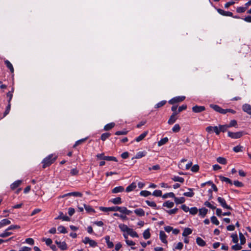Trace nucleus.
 Instances as JSON below:
<instances>
[{
    "instance_id": "1",
    "label": "nucleus",
    "mask_w": 251,
    "mask_h": 251,
    "mask_svg": "<svg viewBox=\"0 0 251 251\" xmlns=\"http://www.w3.org/2000/svg\"><path fill=\"white\" fill-rule=\"evenodd\" d=\"M57 156L52 154H50L42 161L43 168L49 166L56 160Z\"/></svg>"
},
{
    "instance_id": "2",
    "label": "nucleus",
    "mask_w": 251,
    "mask_h": 251,
    "mask_svg": "<svg viewBox=\"0 0 251 251\" xmlns=\"http://www.w3.org/2000/svg\"><path fill=\"white\" fill-rule=\"evenodd\" d=\"M122 207L118 206H112L109 207H100V209L103 212L108 211H119L121 213Z\"/></svg>"
},
{
    "instance_id": "3",
    "label": "nucleus",
    "mask_w": 251,
    "mask_h": 251,
    "mask_svg": "<svg viewBox=\"0 0 251 251\" xmlns=\"http://www.w3.org/2000/svg\"><path fill=\"white\" fill-rule=\"evenodd\" d=\"M217 201L223 208L229 210L232 209V208L226 204V200L223 198L219 197L217 198Z\"/></svg>"
},
{
    "instance_id": "4",
    "label": "nucleus",
    "mask_w": 251,
    "mask_h": 251,
    "mask_svg": "<svg viewBox=\"0 0 251 251\" xmlns=\"http://www.w3.org/2000/svg\"><path fill=\"white\" fill-rule=\"evenodd\" d=\"M243 131H238L236 132H232L228 131L227 133L228 136L233 139H238L243 135Z\"/></svg>"
},
{
    "instance_id": "5",
    "label": "nucleus",
    "mask_w": 251,
    "mask_h": 251,
    "mask_svg": "<svg viewBox=\"0 0 251 251\" xmlns=\"http://www.w3.org/2000/svg\"><path fill=\"white\" fill-rule=\"evenodd\" d=\"M82 242L85 244H89L90 246L91 247H95L97 246V243L91 239H90L88 237H85L83 240Z\"/></svg>"
},
{
    "instance_id": "6",
    "label": "nucleus",
    "mask_w": 251,
    "mask_h": 251,
    "mask_svg": "<svg viewBox=\"0 0 251 251\" xmlns=\"http://www.w3.org/2000/svg\"><path fill=\"white\" fill-rule=\"evenodd\" d=\"M185 99V96H178L173 98L169 101V103L171 104H174L176 103L182 101Z\"/></svg>"
},
{
    "instance_id": "7",
    "label": "nucleus",
    "mask_w": 251,
    "mask_h": 251,
    "mask_svg": "<svg viewBox=\"0 0 251 251\" xmlns=\"http://www.w3.org/2000/svg\"><path fill=\"white\" fill-rule=\"evenodd\" d=\"M210 107L216 112L223 114H226L225 109H223L218 105L210 104Z\"/></svg>"
},
{
    "instance_id": "8",
    "label": "nucleus",
    "mask_w": 251,
    "mask_h": 251,
    "mask_svg": "<svg viewBox=\"0 0 251 251\" xmlns=\"http://www.w3.org/2000/svg\"><path fill=\"white\" fill-rule=\"evenodd\" d=\"M177 114V112H173V113L170 116V117L168 121V123L169 125H172L176 122V120L177 119V118L176 117Z\"/></svg>"
},
{
    "instance_id": "9",
    "label": "nucleus",
    "mask_w": 251,
    "mask_h": 251,
    "mask_svg": "<svg viewBox=\"0 0 251 251\" xmlns=\"http://www.w3.org/2000/svg\"><path fill=\"white\" fill-rule=\"evenodd\" d=\"M205 109L204 106L195 105L192 107V111L195 113H200L204 111Z\"/></svg>"
},
{
    "instance_id": "10",
    "label": "nucleus",
    "mask_w": 251,
    "mask_h": 251,
    "mask_svg": "<svg viewBox=\"0 0 251 251\" xmlns=\"http://www.w3.org/2000/svg\"><path fill=\"white\" fill-rule=\"evenodd\" d=\"M218 12L223 15V16H229V17H233V14L232 12H229V11H224V10L223 9H217Z\"/></svg>"
},
{
    "instance_id": "11",
    "label": "nucleus",
    "mask_w": 251,
    "mask_h": 251,
    "mask_svg": "<svg viewBox=\"0 0 251 251\" xmlns=\"http://www.w3.org/2000/svg\"><path fill=\"white\" fill-rule=\"evenodd\" d=\"M55 243L57 245L58 248L61 250L64 251L67 249V246L65 242L55 241Z\"/></svg>"
},
{
    "instance_id": "12",
    "label": "nucleus",
    "mask_w": 251,
    "mask_h": 251,
    "mask_svg": "<svg viewBox=\"0 0 251 251\" xmlns=\"http://www.w3.org/2000/svg\"><path fill=\"white\" fill-rule=\"evenodd\" d=\"M159 238L162 242L165 244L167 243V240H166L167 236L163 231H160L159 232Z\"/></svg>"
},
{
    "instance_id": "13",
    "label": "nucleus",
    "mask_w": 251,
    "mask_h": 251,
    "mask_svg": "<svg viewBox=\"0 0 251 251\" xmlns=\"http://www.w3.org/2000/svg\"><path fill=\"white\" fill-rule=\"evenodd\" d=\"M55 219H61L64 221H69L70 220V218L66 215H64L62 212H59L58 216Z\"/></svg>"
},
{
    "instance_id": "14",
    "label": "nucleus",
    "mask_w": 251,
    "mask_h": 251,
    "mask_svg": "<svg viewBox=\"0 0 251 251\" xmlns=\"http://www.w3.org/2000/svg\"><path fill=\"white\" fill-rule=\"evenodd\" d=\"M243 110L247 113L248 114L251 115V105L249 104H245L242 107Z\"/></svg>"
},
{
    "instance_id": "15",
    "label": "nucleus",
    "mask_w": 251,
    "mask_h": 251,
    "mask_svg": "<svg viewBox=\"0 0 251 251\" xmlns=\"http://www.w3.org/2000/svg\"><path fill=\"white\" fill-rule=\"evenodd\" d=\"M148 134V131H146L144 132L143 133H142L141 135H140L139 136H138L137 138L135 139V141H136L137 142H139L140 141L143 140L145 137Z\"/></svg>"
},
{
    "instance_id": "16",
    "label": "nucleus",
    "mask_w": 251,
    "mask_h": 251,
    "mask_svg": "<svg viewBox=\"0 0 251 251\" xmlns=\"http://www.w3.org/2000/svg\"><path fill=\"white\" fill-rule=\"evenodd\" d=\"M119 227L122 232H126L127 233L130 229L126 225L124 224H119Z\"/></svg>"
},
{
    "instance_id": "17",
    "label": "nucleus",
    "mask_w": 251,
    "mask_h": 251,
    "mask_svg": "<svg viewBox=\"0 0 251 251\" xmlns=\"http://www.w3.org/2000/svg\"><path fill=\"white\" fill-rule=\"evenodd\" d=\"M11 224V221L7 219H4L0 222V228Z\"/></svg>"
},
{
    "instance_id": "18",
    "label": "nucleus",
    "mask_w": 251,
    "mask_h": 251,
    "mask_svg": "<svg viewBox=\"0 0 251 251\" xmlns=\"http://www.w3.org/2000/svg\"><path fill=\"white\" fill-rule=\"evenodd\" d=\"M22 183V181L20 180H18L14 182L10 185V188L12 190H14L18 187H19Z\"/></svg>"
},
{
    "instance_id": "19",
    "label": "nucleus",
    "mask_w": 251,
    "mask_h": 251,
    "mask_svg": "<svg viewBox=\"0 0 251 251\" xmlns=\"http://www.w3.org/2000/svg\"><path fill=\"white\" fill-rule=\"evenodd\" d=\"M134 212L138 216H144L145 215V211L142 208H138L134 210Z\"/></svg>"
},
{
    "instance_id": "20",
    "label": "nucleus",
    "mask_w": 251,
    "mask_h": 251,
    "mask_svg": "<svg viewBox=\"0 0 251 251\" xmlns=\"http://www.w3.org/2000/svg\"><path fill=\"white\" fill-rule=\"evenodd\" d=\"M208 210L205 208H201L199 209V215L201 216V217L203 218L205 217V216L206 215L207 213Z\"/></svg>"
},
{
    "instance_id": "21",
    "label": "nucleus",
    "mask_w": 251,
    "mask_h": 251,
    "mask_svg": "<svg viewBox=\"0 0 251 251\" xmlns=\"http://www.w3.org/2000/svg\"><path fill=\"white\" fill-rule=\"evenodd\" d=\"M124 188L123 186H118L113 188L112 190V192L114 194L120 193L123 192Z\"/></svg>"
},
{
    "instance_id": "22",
    "label": "nucleus",
    "mask_w": 251,
    "mask_h": 251,
    "mask_svg": "<svg viewBox=\"0 0 251 251\" xmlns=\"http://www.w3.org/2000/svg\"><path fill=\"white\" fill-rule=\"evenodd\" d=\"M110 201L114 204H120L122 203V201L120 197H116L110 200Z\"/></svg>"
},
{
    "instance_id": "23",
    "label": "nucleus",
    "mask_w": 251,
    "mask_h": 251,
    "mask_svg": "<svg viewBox=\"0 0 251 251\" xmlns=\"http://www.w3.org/2000/svg\"><path fill=\"white\" fill-rule=\"evenodd\" d=\"M136 187V184L135 182H132L131 184L128 186L126 188V191L129 192L134 190Z\"/></svg>"
},
{
    "instance_id": "24",
    "label": "nucleus",
    "mask_w": 251,
    "mask_h": 251,
    "mask_svg": "<svg viewBox=\"0 0 251 251\" xmlns=\"http://www.w3.org/2000/svg\"><path fill=\"white\" fill-rule=\"evenodd\" d=\"M197 244L201 247H204L206 245L205 242L200 237H197L196 239Z\"/></svg>"
},
{
    "instance_id": "25",
    "label": "nucleus",
    "mask_w": 251,
    "mask_h": 251,
    "mask_svg": "<svg viewBox=\"0 0 251 251\" xmlns=\"http://www.w3.org/2000/svg\"><path fill=\"white\" fill-rule=\"evenodd\" d=\"M174 200L176 204L183 203L185 201V199L184 197L177 198L175 196Z\"/></svg>"
},
{
    "instance_id": "26",
    "label": "nucleus",
    "mask_w": 251,
    "mask_h": 251,
    "mask_svg": "<svg viewBox=\"0 0 251 251\" xmlns=\"http://www.w3.org/2000/svg\"><path fill=\"white\" fill-rule=\"evenodd\" d=\"M127 234L129 235L132 237H138V234L132 228H130L129 231L127 232Z\"/></svg>"
},
{
    "instance_id": "27",
    "label": "nucleus",
    "mask_w": 251,
    "mask_h": 251,
    "mask_svg": "<svg viewBox=\"0 0 251 251\" xmlns=\"http://www.w3.org/2000/svg\"><path fill=\"white\" fill-rule=\"evenodd\" d=\"M192 230L191 228H188V227L185 228L184 229L183 232L182 233V236L186 237V236L191 234L192 233Z\"/></svg>"
},
{
    "instance_id": "28",
    "label": "nucleus",
    "mask_w": 251,
    "mask_h": 251,
    "mask_svg": "<svg viewBox=\"0 0 251 251\" xmlns=\"http://www.w3.org/2000/svg\"><path fill=\"white\" fill-rule=\"evenodd\" d=\"M146 154L147 152L145 151H139L137 153L134 158L136 159L141 158L142 157L146 156Z\"/></svg>"
},
{
    "instance_id": "29",
    "label": "nucleus",
    "mask_w": 251,
    "mask_h": 251,
    "mask_svg": "<svg viewBox=\"0 0 251 251\" xmlns=\"http://www.w3.org/2000/svg\"><path fill=\"white\" fill-rule=\"evenodd\" d=\"M9 230H7V228L3 233L0 234V237L5 238L12 234V232H9Z\"/></svg>"
},
{
    "instance_id": "30",
    "label": "nucleus",
    "mask_w": 251,
    "mask_h": 251,
    "mask_svg": "<svg viewBox=\"0 0 251 251\" xmlns=\"http://www.w3.org/2000/svg\"><path fill=\"white\" fill-rule=\"evenodd\" d=\"M5 64L7 66V67L10 70L11 73L14 72V68L12 64L7 60L4 61Z\"/></svg>"
},
{
    "instance_id": "31",
    "label": "nucleus",
    "mask_w": 251,
    "mask_h": 251,
    "mask_svg": "<svg viewBox=\"0 0 251 251\" xmlns=\"http://www.w3.org/2000/svg\"><path fill=\"white\" fill-rule=\"evenodd\" d=\"M219 178H220V180L223 182H226L229 183L231 185L232 184V181L227 177H226L225 176H219Z\"/></svg>"
},
{
    "instance_id": "32",
    "label": "nucleus",
    "mask_w": 251,
    "mask_h": 251,
    "mask_svg": "<svg viewBox=\"0 0 251 251\" xmlns=\"http://www.w3.org/2000/svg\"><path fill=\"white\" fill-rule=\"evenodd\" d=\"M168 142V138L165 137L161 139L158 142L157 144L158 146H161Z\"/></svg>"
},
{
    "instance_id": "33",
    "label": "nucleus",
    "mask_w": 251,
    "mask_h": 251,
    "mask_svg": "<svg viewBox=\"0 0 251 251\" xmlns=\"http://www.w3.org/2000/svg\"><path fill=\"white\" fill-rule=\"evenodd\" d=\"M172 179L174 181H177L183 183L184 181V179L183 177L178 176H174L172 178Z\"/></svg>"
},
{
    "instance_id": "34",
    "label": "nucleus",
    "mask_w": 251,
    "mask_h": 251,
    "mask_svg": "<svg viewBox=\"0 0 251 251\" xmlns=\"http://www.w3.org/2000/svg\"><path fill=\"white\" fill-rule=\"evenodd\" d=\"M115 126L114 123H110L106 125L104 127V130L105 131L109 130Z\"/></svg>"
},
{
    "instance_id": "35",
    "label": "nucleus",
    "mask_w": 251,
    "mask_h": 251,
    "mask_svg": "<svg viewBox=\"0 0 251 251\" xmlns=\"http://www.w3.org/2000/svg\"><path fill=\"white\" fill-rule=\"evenodd\" d=\"M239 235L240 241V245H244L246 243V238L244 235L241 232H239Z\"/></svg>"
},
{
    "instance_id": "36",
    "label": "nucleus",
    "mask_w": 251,
    "mask_h": 251,
    "mask_svg": "<svg viewBox=\"0 0 251 251\" xmlns=\"http://www.w3.org/2000/svg\"><path fill=\"white\" fill-rule=\"evenodd\" d=\"M189 192H185L183 193V195L184 196H186V197H192L194 196V193L192 191V189L191 188H189Z\"/></svg>"
},
{
    "instance_id": "37",
    "label": "nucleus",
    "mask_w": 251,
    "mask_h": 251,
    "mask_svg": "<svg viewBox=\"0 0 251 251\" xmlns=\"http://www.w3.org/2000/svg\"><path fill=\"white\" fill-rule=\"evenodd\" d=\"M143 237L145 239H148L150 238L151 234L150 232V229L148 228L144 231L143 232Z\"/></svg>"
},
{
    "instance_id": "38",
    "label": "nucleus",
    "mask_w": 251,
    "mask_h": 251,
    "mask_svg": "<svg viewBox=\"0 0 251 251\" xmlns=\"http://www.w3.org/2000/svg\"><path fill=\"white\" fill-rule=\"evenodd\" d=\"M174 203L172 201H169L165 202L163 204V206H166L169 208L173 207L174 206Z\"/></svg>"
},
{
    "instance_id": "39",
    "label": "nucleus",
    "mask_w": 251,
    "mask_h": 251,
    "mask_svg": "<svg viewBox=\"0 0 251 251\" xmlns=\"http://www.w3.org/2000/svg\"><path fill=\"white\" fill-rule=\"evenodd\" d=\"M121 213L128 215L132 213V211L128 210L126 207H122Z\"/></svg>"
},
{
    "instance_id": "40",
    "label": "nucleus",
    "mask_w": 251,
    "mask_h": 251,
    "mask_svg": "<svg viewBox=\"0 0 251 251\" xmlns=\"http://www.w3.org/2000/svg\"><path fill=\"white\" fill-rule=\"evenodd\" d=\"M169 198H175V194H174V193L170 192V193H166V194H164L162 196V198L163 199H166V198H169Z\"/></svg>"
},
{
    "instance_id": "41",
    "label": "nucleus",
    "mask_w": 251,
    "mask_h": 251,
    "mask_svg": "<svg viewBox=\"0 0 251 251\" xmlns=\"http://www.w3.org/2000/svg\"><path fill=\"white\" fill-rule=\"evenodd\" d=\"M58 231L61 233H66L67 231L66 228L63 226H60L57 228Z\"/></svg>"
},
{
    "instance_id": "42",
    "label": "nucleus",
    "mask_w": 251,
    "mask_h": 251,
    "mask_svg": "<svg viewBox=\"0 0 251 251\" xmlns=\"http://www.w3.org/2000/svg\"><path fill=\"white\" fill-rule=\"evenodd\" d=\"M228 127H229V126L227 125H220L219 126L220 132H225L227 128Z\"/></svg>"
},
{
    "instance_id": "43",
    "label": "nucleus",
    "mask_w": 251,
    "mask_h": 251,
    "mask_svg": "<svg viewBox=\"0 0 251 251\" xmlns=\"http://www.w3.org/2000/svg\"><path fill=\"white\" fill-rule=\"evenodd\" d=\"M217 161L218 163L221 164H226V159L222 157H218L217 158Z\"/></svg>"
},
{
    "instance_id": "44",
    "label": "nucleus",
    "mask_w": 251,
    "mask_h": 251,
    "mask_svg": "<svg viewBox=\"0 0 251 251\" xmlns=\"http://www.w3.org/2000/svg\"><path fill=\"white\" fill-rule=\"evenodd\" d=\"M180 130V126L178 124H176L172 128V131L174 132H178Z\"/></svg>"
},
{
    "instance_id": "45",
    "label": "nucleus",
    "mask_w": 251,
    "mask_h": 251,
    "mask_svg": "<svg viewBox=\"0 0 251 251\" xmlns=\"http://www.w3.org/2000/svg\"><path fill=\"white\" fill-rule=\"evenodd\" d=\"M110 134L109 133H107V132L104 133L102 134L101 135V139L102 141H105L107 138H108L110 137Z\"/></svg>"
},
{
    "instance_id": "46",
    "label": "nucleus",
    "mask_w": 251,
    "mask_h": 251,
    "mask_svg": "<svg viewBox=\"0 0 251 251\" xmlns=\"http://www.w3.org/2000/svg\"><path fill=\"white\" fill-rule=\"evenodd\" d=\"M232 241L234 243L237 244L238 242V237L237 234H232L231 235Z\"/></svg>"
},
{
    "instance_id": "47",
    "label": "nucleus",
    "mask_w": 251,
    "mask_h": 251,
    "mask_svg": "<svg viewBox=\"0 0 251 251\" xmlns=\"http://www.w3.org/2000/svg\"><path fill=\"white\" fill-rule=\"evenodd\" d=\"M146 202L149 206L156 209V204L155 203V202L153 201H146Z\"/></svg>"
},
{
    "instance_id": "48",
    "label": "nucleus",
    "mask_w": 251,
    "mask_h": 251,
    "mask_svg": "<svg viewBox=\"0 0 251 251\" xmlns=\"http://www.w3.org/2000/svg\"><path fill=\"white\" fill-rule=\"evenodd\" d=\"M84 206L85 210L88 212H95V210L90 205L84 204Z\"/></svg>"
},
{
    "instance_id": "49",
    "label": "nucleus",
    "mask_w": 251,
    "mask_h": 251,
    "mask_svg": "<svg viewBox=\"0 0 251 251\" xmlns=\"http://www.w3.org/2000/svg\"><path fill=\"white\" fill-rule=\"evenodd\" d=\"M104 160L117 162V158L114 156H106L105 157H104Z\"/></svg>"
},
{
    "instance_id": "50",
    "label": "nucleus",
    "mask_w": 251,
    "mask_h": 251,
    "mask_svg": "<svg viewBox=\"0 0 251 251\" xmlns=\"http://www.w3.org/2000/svg\"><path fill=\"white\" fill-rule=\"evenodd\" d=\"M198 209L196 207L191 208L189 210L190 213L193 215H196L198 213Z\"/></svg>"
},
{
    "instance_id": "51",
    "label": "nucleus",
    "mask_w": 251,
    "mask_h": 251,
    "mask_svg": "<svg viewBox=\"0 0 251 251\" xmlns=\"http://www.w3.org/2000/svg\"><path fill=\"white\" fill-rule=\"evenodd\" d=\"M211 222L214 225H219V221L218 220L217 218L214 216H213L211 217Z\"/></svg>"
},
{
    "instance_id": "52",
    "label": "nucleus",
    "mask_w": 251,
    "mask_h": 251,
    "mask_svg": "<svg viewBox=\"0 0 251 251\" xmlns=\"http://www.w3.org/2000/svg\"><path fill=\"white\" fill-rule=\"evenodd\" d=\"M242 248L241 245L238 244L237 243L236 245H233L231 247V249L234 251H239Z\"/></svg>"
},
{
    "instance_id": "53",
    "label": "nucleus",
    "mask_w": 251,
    "mask_h": 251,
    "mask_svg": "<svg viewBox=\"0 0 251 251\" xmlns=\"http://www.w3.org/2000/svg\"><path fill=\"white\" fill-rule=\"evenodd\" d=\"M166 100H162V101H160L159 102L157 103L155 105V108H160V107L163 106V105H164L166 104Z\"/></svg>"
},
{
    "instance_id": "54",
    "label": "nucleus",
    "mask_w": 251,
    "mask_h": 251,
    "mask_svg": "<svg viewBox=\"0 0 251 251\" xmlns=\"http://www.w3.org/2000/svg\"><path fill=\"white\" fill-rule=\"evenodd\" d=\"M140 194L141 196H144V197H148L151 195V193L150 192H149L148 191H146V190H144V191H141Z\"/></svg>"
},
{
    "instance_id": "55",
    "label": "nucleus",
    "mask_w": 251,
    "mask_h": 251,
    "mask_svg": "<svg viewBox=\"0 0 251 251\" xmlns=\"http://www.w3.org/2000/svg\"><path fill=\"white\" fill-rule=\"evenodd\" d=\"M25 243L30 245H33L34 244V240L31 238H28L25 239Z\"/></svg>"
},
{
    "instance_id": "56",
    "label": "nucleus",
    "mask_w": 251,
    "mask_h": 251,
    "mask_svg": "<svg viewBox=\"0 0 251 251\" xmlns=\"http://www.w3.org/2000/svg\"><path fill=\"white\" fill-rule=\"evenodd\" d=\"M204 205L212 209H215L216 206L213 205L210 202L206 201L204 203Z\"/></svg>"
},
{
    "instance_id": "57",
    "label": "nucleus",
    "mask_w": 251,
    "mask_h": 251,
    "mask_svg": "<svg viewBox=\"0 0 251 251\" xmlns=\"http://www.w3.org/2000/svg\"><path fill=\"white\" fill-rule=\"evenodd\" d=\"M10 108H11V103H8V104L6 107V109L3 113V117H5L9 113Z\"/></svg>"
},
{
    "instance_id": "58",
    "label": "nucleus",
    "mask_w": 251,
    "mask_h": 251,
    "mask_svg": "<svg viewBox=\"0 0 251 251\" xmlns=\"http://www.w3.org/2000/svg\"><path fill=\"white\" fill-rule=\"evenodd\" d=\"M152 195L155 197H160L162 195V191L159 190H156L153 191Z\"/></svg>"
},
{
    "instance_id": "59",
    "label": "nucleus",
    "mask_w": 251,
    "mask_h": 251,
    "mask_svg": "<svg viewBox=\"0 0 251 251\" xmlns=\"http://www.w3.org/2000/svg\"><path fill=\"white\" fill-rule=\"evenodd\" d=\"M247 9V7H238L236 9V11L238 13H241L244 12Z\"/></svg>"
},
{
    "instance_id": "60",
    "label": "nucleus",
    "mask_w": 251,
    "mask_h": 251,
    "mask_svg": "<svg viewBox=\"0 0 251 251\" xmlns=\"http://www.w3.org/2000/svg\"><path fill=\"white\" fill-rule=\"evenodd\" d=\"M237 125V121L235 120H232L230 122L229 124L228 125L229 127H236Z\"/></svg>"
},
{
    "instance_id": "61",
    "label": "nucleus",
    "mask_w": 251,
    "mask_h": 251,
    "mask_svg": "<svg viewBox=\"0 0 251 251\" xmlns=\"http://www.w3.org/2000/svg\"><path fill=\"white\" fill-rule=\"evenodd\" d=\"M242 148H243V147H241L240 146H236L233 148V150L235 152H238L241 151H242Z\"/></svg>"
},
{
    "instance_id": "62",
    "label": "nucleus",
    "mask_w": 251,
    "mask_h": 251,
    "mask_svg": "<svg viewBox=\"0 0 251 251\" xmlns=\"http://www.w3.org/2000/svg\"><path fill=\"white\" fill-rule=\"evenodd\" d=\"M178 210V208H175L171 210H167L166 211L169 214L172 215L176 214Z\"/></svg>"
},
{
    "instance_id": "63",
    "label": "nucleus",
    "mask_w": 251,
    "mask_h": 251,
    "mask_svg": "<svg viewBox=\"0 0 251 251\" xmlns=\"http://www.w3.org/2000/svg\"><path fill=\"white\" fill-rule=\"evenodd\" d=\"M78 170L76 168H74L71 170L70 174L72 176H76L78 174Z\"/></svg>"
},
{
    "instance_id": "64",
    "label": "nucleus",
    "mask_w": 251,
    "mask_h": 251,
    "mask_svg": "<svg viewBox=\"0 0 251 251\" xmlns=\"http://www.w3.org/2000/svg\"><path fill=\"white\" fill-rule=\"evenodd\" d=\"M31 250V248L28 247L24 246V247H21L19 251H30Z\"/></svg>"
}]
</instances>
